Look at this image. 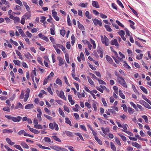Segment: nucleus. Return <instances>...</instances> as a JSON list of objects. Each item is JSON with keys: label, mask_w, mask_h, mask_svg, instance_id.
Instances as JSON below:
<instances>
[{"label": "nucleus", "mask_w": 151, "mask_h": 151, "mask_svg": "<svg viewBox=\"0 0 151 151\" xmlns=\"http://www.w3.org/2000/svg\"><path fill=\"white\" fill-rule=\"evenodd\" d=\"M111 107L112 109H110L109 110L110 112L113 115L116 114V113L115 111H118L119 110L118 108L114 106H112Z\"/></svg>", "instance_id": "nucleus-5"}, {"label": "nucleus", "mask_w": 151, "mask_h": 151, "mask_svg": "<svg viewBox=\"0 0 151 151\" xmlns=\"http://www.w3.org/2000/svg\"><path fill=\"white\" fill-rule=\"evenodd\" d=\"M93 21L94 24L95 25H99L101 27L102 26V22L100 20L97 19H92Z\"/></svg>", "instance_id": "nucleus-6"}, {"label": "nucleus", "mask_w": 151, "mask_h": 151, "mask_svg": "<svg viewBox=\"0 0 151 151\" xmlns=\"http://www.w3.org/2000/svg\"><path fill=\"white\" fill-rule=\"evenodd\" d=\"M34 69V70H32V72L31 75V76L32 77V80H33V82H34V77L35 76H36L37 75L36 72V70H37L35 68Z\"/></svg>", "instance_id": "nucleus-12"}, {"label": "nucleus", "mask_w": 151, "mask_h": 151, "mask_svg": "<svg viewBox=\"0 0 151 151\" xmlns=\"http://www.w3.org/2000/svg\"><path fill=\"white\" fill-rule=\"evenodd\" d=\"M65 122L69 124L70 126H72V125L71 124V122L70 121V120L67 117H66L65 118Z\"/></svg>", "instance_id": "nucleus-32"}, {"label": "nucleus", "mask_w": 151, "mask_h": 151, "mask_svg": "<svg viewBox=\"0 0 151 151\" xmlns=\"http://www.w3.org/2000/svg\"><path fill=\"white\" fill-rule=\"evenodd\" d=\"M95 139L99 145H102V142L101 140L99 139L97 137L95 136Z\"/></svg>", "instance_id": "nucleus-30"}, {"label": "nucleus", "mask_w": 151, "mask_h": 151, "mask_svg": "<svg viewBox=\"0 0 151 151\" xmlns=\"http://www.w3.org/2000/svg\"><path fill=\"white\" fill-rule=\"evenodd\" d=\"M39 37L41 39L46 41L47 42L49 41V40L48 38L46 36L42 35L41 33H40L38 35Z\"/></svg>", "instance_id": "nucleus-7"}, {"label": "nucleus", "mask_w": 151, "mask_h": 151, "mask_svg": "<svg viewBox=\"0 0 151 151\" xmlns=\"http://www.w3.org/2000/svg\"><path fill=\"white\" fill-rule=\"evenodd\" d=\"M117 79L119 83L122 85L124 87L127 88V87L126 81L122 77L118 76L117 77Z\"/></svg>", "instance_id": "nucleus-1"}, {"label": "nucleus", "mask_w": 151, "mask_h": 151, "mask_svg": "<svg viewBox=\"0 0 151 151\" xmlns=\"http://www.w3.org/2000/svg\"><path fill=\"white\" fill-rule=\"evenodd\" d=\"M18 31L22 37H26V35L24 34V32L22 29H18Z\"/></svg>", "instance_id": "nucleus-23"}, {"label": "nucleus", "mask_w": 151, "mask_h": 151, "mask_svg": "<svg viewBox=\"0 0 151 151\" xmlns=\"http://www.w3.org/2000/svg\"><path fill=\"white\" fill-rule=\"evenodd\" d=\"M118 33L121 36V37L124 36L125 35L124 32L123 30H120L118 32Z\"/></svg>", "instance_id": "nucleus-37"}, {"label": "nucleus", "mask_w": 151, "mask_h": 151, "mask_svg": "<svg viewBox=\"0 0 151 151\" xmlns=\"http://www.w3.org/2000/svg\"><path fill=\"white\" fill-rule=\"evenodd\" d=\"M128 111L129 113L130 114H132L134 112V110L129 107H128Z\"/></svg>", "instance_id": "nucleus-38"}, {"label": "nucleus", "mask_w": 151, "mask_h": 151, "mask_svg": "<svg viewBox=\"0 0 151 151\" xmlns=\"http://www.w3.org/2000/svg\"><path fill=\"white\" fill-rule=\"evenodd\" d=\"M15 2L16 3L20 6H22V3L21 1L20 0H15Z\"/></svg>", "instance_id": "nucleus-50"}, {"label": "nucleus", "mask_w": 151, "mask_h": 151, "mask_svg": "<svg viewBox=\"0 0 151 151\" xmlns=\"http://www.w3.org/2000/svg\"><path fill=\"white\" fill-rule=\"evenodd\" d=\"M52 137L54 139H55V141L59 142H61V140L59 138H58L56 136H52Z\"/></svg>", "instance_id": "nucleus-48"}, {"label": "nucleus", "mask_w": 151, "mask_h": 151, "mask_svg": "<svg viewBox=\"0 0 151 151\" xmlns=\"http://www.w3.org/2000/svg\"><path fill=\"white\" fill-rule=\"evenodd\" d=\"M50 147L52 149L57 151H68L66 149L59 146H52Z\"/></svg>", "instance_id": "nucleus-4"}, {"label": "nucleus", "mask_w": 151, "mask_h": 151, "mask_svg": "<svg viewBox=\"0 0 151 151\" xmlns=\"http://www.w3.org/2000/svg\"><path fill=\"white\" fill-rule=\"evenodd\" d=\"M104 27L107 31L109 32H111L112 31V29L110 27V26L108 25H105Z\"/></svg>", "instance_id": "nucleus-26"}, {"label": "nucleus", "mask_w": 151, "mask_h": 151, "mask_svg": "<svg viewBox=\"0 0 151 151\" xmlns=\"http://www.w3.org/2000/svg\"><path fill=\"white\" fill-rule=\"evenodd\" d=\"M44 116L48 120L50 121H51L52 120V117L50 116L45 114L44 115Z\"/></svg>", "instance_id": "nucleus-59"}, {"label": "nucleus", "mask_w": 151, "mask_h": 151, "mask_svg": "<svg viewBox=\"0 0 151 151\" xmlns=\"http://www.w3.org/2000/svg\"><path fill=\"white\" fill-rule=\"evenodd\" d=\"M119 95L123 99H125V96L124 95L122 91L121 90H119Z\"/></svg>", "instance_id": "nucleus-33"}, {"label": "nucleus", "mask_w": 151, "mask_h": 151, "mask_svg": "<svg viewBox=\"0 0 151 151\" xmlns=\"http://www.w3.org/2000/svg\"><path fill=\"white\" fill-rule=\"evenodd\" d=\"M122 131L126 132V133H127V134H128V135H129L130 136H133V134L130 132H129L127 130H124L123 129L122 130Z\"/></svg>", "instance_id": "nucleus-46"}, {"label": "nucleus", "mask_w": 151, "mask_h": 151, "mask_svg": "<svg viewBox=\"0 0 151 151\" xmlns=\"http://www.w3.org/2000/svg\"><path fill=\"white\" fill-rule=\"evenodd\" d=\"M67 22H68V25L69 26H70L71 25V24L70 22V17H69V15H68Z\"/></svg>", "instance_id": "nucleus-54"}, {"label": "nucleus", "mask_w": 151, "mask_h": 151, "mask_svg": "<svg viewBox=\"0 0 151 151\" xmlns=\"http://www.w3.org/2000/svg\"><path fill=\"white\" fill-rule=\"evenodd\" d=\"M77 95L78 97L79 98H81L82 96L83 97H84L85 96V94L83 93H81L79 92H78Z\"/></svg>", "instance_id": "nucleus-43"}, {"label": "nucleus", "mask_w": 151, "mask_h": 151, "mask_svg": "<svg viewBox=\"0 0 151 151\" xmlns=\"http://www.w3.org/2000/svg\"><path fill=\"white\" fill-rule=\"evenodd\" d=\"M31 16V14L29 12H27L26 13L23 17L25 19H29Z\"/></svg>", "instance_id": "nucleus-13"}, {"label": "nucleus", "mask_w": 151, "mask_h": 151, "mask_svg": "<svg viewBox=\"0 0 151 151\" xmlns=\"http://www.w3.org/2000/svg\"><path fill=\"white\" fill-rule=\"evenodd\" d=\"M124 64L123 65L125 68H127L129 69L131 68L128 65L126 61H124Z\"/></svg>", "instance_id": "nucleus-44"}, {"label": "nucleus", "mask_w": 151, "mask_h": 151, "mask_svg": "<svg viewBox=\"0 0 151 151\" xmlns=\"http://www.w3.org/2000/svg\"><path fill=\"white\" fill-rule=\"evenodd\" d=\"M87 79L88 80V81L89 83L91 85H94V82L92 80V79L90 78L89 77H87Z\"/></svg>", "instance_id": "nucleus-45"}, {"label": "nucleus", "mask_w": 151, "mask_h": 151, "mask_svg": "<svg viewBox=\"0 0 151 151\" xmlns=\"http://www.w3.org/2000/svg\"><path fill=\"white\" fill-rule=\"evenodd\" d=\"M106 58L107 61L109 63H111L113 62L111 58L109 56L106 55Z\"/></svg>", "instance_id": "nucleus-25"}, {"label": "nucleus", "mask_w": 151, "mask_h": 151, "mask_svg": "<svg viewBox=\"0 0 151 151\" xmlns=\"http://www.w3.org/2000/svg\"><path fill=\"white\" fill-rule=\"evenodd\" d=\"M56 83L58 85L61 86L62 84L61 81L59 78H58L56 80Z\"/></svg>", "instance_id": "nucleus-40"}, {"label": "nucleus", "mask_w": 151, "mask_h": 151, "mask_svg": "<svg viewBox=\"0 0 151 151\" xmlns=\"http://www.w3.org/2000/svg\"><path fill=\"white\" fill-rule=\"evenodd\" d=\"M111 147L114 151H116V147L113 143L111 142Z\"/></svg>", "instance_id": "nucleus-36"}, {"label": "nucleus", "mask_w": 151, "mask_h": 151, "mask_svg": "<svg viewBox=\"0 0 151 151\" xmlns=\"http://www.w3.org/2000/svg\"><path fill=\"white\" fill-rule=\"evenodd\" d=\"M58 111L60 115L62 116L63 117H65V114L61 108H59Z\"/></svg>", "instance_id": "nucleus-24"}, {"label": "nucleus", "mask_w": 151, "mask_h": 151, "mask_svg": "<svg viewBox=\"0 0 151 151\" xmlns=\"http://www.w3.org/2000/svg\"><path fill=\"white\" fill-rule=\"evenodd\" d=\"M143 55L142 54L138 55L137 56L136 58L137 60H140L142 58Z\"/></svg>", "instance_id": "nucleus-49"}, {"label": "nucleus", "mask_w": 151, "mask_h": 151, "mask_svg": "<svg viewBox=\"0 0 151 151\" xmlns=\"http://www.w3.org/2000/svg\"><path fill=\"white\" fill-rule=\"evenodd\" d=\"M103 50L101 48H98L97 49V52L99 54H100V57L101 58H102L103 57Z\"/></svg>", "instance_id": "nucleus-16"}, {"label": "nucleus", "mask_w": 151, "mask_h": 151, "mask_svg": "<svg viewBox=\"0 0 151 151\" xmlns=\"http://www.w3.org/2000/svg\"><path fill=\"white\" fill-rule=\"evenodd\" d=\"M49 125V128L52 129H55L56 131L59 129L58 125L55 122L50 123Z\"/></svg>", "instance_id": "nucleus-3"}, {"label": "nucleus", "mask_w": 151, "mask_h": 151, "mask_svg": "<svg viewBox=\"0 0 151 151\" xmlns=\"http://www.w3.org/2000/svg\"><path fill=\"white\" fill-rule=\"evenodd\" d=\"M90 41L91 43L93 45V48L94 49H95L96 48V45L95 42L92 39H90Z\"/></svg>", "instance_id": "nucleus-42"}, {"label": "nucleus", "mask_w": 151, "mask_h": 151, "mask_svg": "<svg viewBox=\"0 0 151 151\" xmlns=\"http://www.w3.org/2000/svg\"><path fill=\"white\" fill-rule=\"evenodd\" d=\"M26 34L28 37L30 38L32 36V35L28 31L26 32Z\"/></svg>", "instance_id": "nucleus-64"}, {"label": "nucleus", "mask_w": 151, "mask_h": 151, "mask_svg": "<svg viewBox=\"0 0 151 151\" xmlns=\"http://www.w3.org/2000/svg\"><path fill=\"white\" fill-rule=\"evenodd\" d=\"M20 145L24 148L27 149L29 148V147L28 145L24 142H22L21 143Z\"/></svg>", "instance_id": "nucleus-17"}, {"label": "nucleus", "mask_w": 151, "mask_h": 151, "mask_svg": "<svg viewBox=\"0 0 151 151\" xmlns=\"http://www.w3.org/2000/svg\"><path fill=\"white\" fill-rule=\"evenodd\" d=\"M14 10H21V7L19 6L16 5L14 8Z\"/></svg>", "instance_id": "nucleus-51"}, {"label": "nucleus", "mask_w": 151, "mask_h": 151, "mask_svg": "<svg viewBox=\"0 0 151 151\" xmlns=\"http://www.w3.org/2000/svg\"><path fill=\"white\" fill-rule=\"evenodd\" d=\"M121 107H123V109L125 111L127 112V110H128V107H127L126 105L125 104H122Z\"/></svg>", "instance_id": "nucleus-47"}, {"label": "nucleus", "mask_w": 151, "mask_h": 151, "mask_svg": "<svg viewBox=\"0 0 151 151\" xmlns=\"http://www.w3.org/2000/svg\"><path fill=\"white\" fill-rule=\"evenodd\" d=\"M22 118L20 116H17L16 117H12V120L15 122H19L21 119Z\"/></svg>", "instance_id": "nucleus-8"}, {"label": "nucleus", "mask_w": 151, "mask_h": 151, "mask_svg": "<svg viewBox=\"0 0 151 151\" xmlns=\"http://www.w3.org/2000/svg\"><path fill=\"white\" fill-rule=\"evenodd\" d=\"M63 108L64 109V110L65 111H66L68 113L70 112V110H69V109L68 108V107H67V106H64L63 107Z\"/></svg>", "instance_id": "nucleus-63"}, {"label": "nucleus", "mask_w": 151, "mask_h": 151, "mask_svg": "<svg viewBox=\"0 0 151 151\" xmlns=\"http://www.w3.org/2000/svg\"><path fill=\"white\" fill-rule=\"evenodd\" d=\"M6 140L7 143L11 145H13L15 144L14 142H12L11 140L8 138H6Z\"/></svg>", "instance_id": "nucleus-18"}, {"label": "nucleus", "mask_w": 151, "mask_h": 151, "mask_svg": "<svg viewBox=\"0 0 151 151\" xmlns=\"http://www.w3.org/2000/svg\"><path fill=\"white\" fill-rule=\"evenodd\" d=\"M101 129L103 133H104L105 134H107V133H109L110 131L109 129L108 128H104V127H102Z\"/></svg>", "instance_id": "nucleus-11"}, {"label": "nucleus", "mask_w": 151, "mask_h": 151, "mask_svg": "<svg viewBox=\"0 0 151 151\" xmlns=\"http://www.w3.org/2000/svg\"><path fill=\"white\" fill-rule=\"evenodd\" d=\"M85 43L87 44L88 47V49L91 50V49L92 45L90 43V42L87 41H86L85 42Z\"/></svg>", "instance_id": "nucleus-34"}, {"label": "nucleus", "mask_w": 151, "mask_h": 151, "mask_svg": "<svg viewBox=\"0 0 151 151\" xmlns=\"http://www.w3.org/2000/svg\"><path fill=\"white\" fill-rule=\"evenodd\" d=\"M92 6L95 7L99 8L100 6L97 2L95 1H93L92 3Z\"/></svg>", "instance_id": "nucleus-15"}, {"label": "nucleus", "mask_w": 151, "mask_h": 151, "mask_svg": "<svg viewBox=\"0 0 151 151\" xmlns=\"http://www.w3.org/2000/svg\"><path fill=\"white\" fill-rule=\"evenodd\" d=\"M111 43L112 45H115L116 46L118 47L119 46V44L118 43L117 40L115 39L111 41Z\"/></svg>", "instance_id": "nucleus-10"}, {"label": "nucleus", "mask_w": 151, "mask_h": 151, "mask_svg": "<svg viewBox=\"0 0 151 151\" xmlns=\"http://www.w3.org/2000/svg\"><path fill=\"white\" fill-rule=\"evenodd\" d=\"M14 147L16 148L19 150L21 151H23V150L21 147V146L19 145H14Z\"/></svg>", "instance_id": "nucleus-28"}, {"label": "nucleus", "mask_w": 151, "mask_h": 151, "mask_svg": "<svg viewBox=\"0 0 151 151\" xmlns=\"http://www.w3.org/2000/svg\"><path fill=\"white\" fill-rule=\"evenodd\" d=\"M98 81L99 83L100 84H104V85L106 84V83H105V82L104 81H103L102 80H99V79H98Z\"/></svg>", "instance_id": "nucleus-61"}, {"label": "nucleus", "mask_w": 151, "mask_h": 151, "mask_svg": "<svg viewBox=\"0 0 151 151\" xmlns=\"http://www.w3.org/2000/svg\"><path fill=\"white\" fill-rule=\"evenodd\" d=\"M46 18L45 17L42 16L41 17L40 21L42 23L45 24L46 22L45 21Z\"/></svg>", "instance_id": "nucleus-39"}, {"label": "nucleus", "mask_w": 151, "mask_h": 151, "mask_svg": "<svg viewBox=\"0 0 151 151\" xmlns=\"http://www.w3.org/2000/svg\"><path fill=\"white\" fill-rule=\"evenodd\" d=\"M44 140L46 142H47L48 143H50L51 142V140L48 137H45L44 138Z\"/></svg>", "instance_id": "nucleus-41"}, {"label": "nucleus", "mask_w": 151, "mask_h": 151, "mask_svg": "<svg viewBox=\"0 0 151 151\" xmlns=\"http://www.w3.org/2000/svg\"><path fill=\"white\" fill-rule=\"evenodd\" d=\"M65 134L67 136L70 137H72L73 136V134L71 132L68 131H65Z\"/></svg>", "instance_id": "nucleus-27"}, {"label": "nucleus", "mask_w": 151, "mask_h": 151, "mask_svg": "<svg viewBox=\"0 0 151 151\" xmlns=\"http://www.w3.org/2000/svg\"><path fill=\"white\" fill-rule=\"evenodd\" d=\"M25 56L27 58H28V59H29V58H33L32 56L29 53H27L25 55Z\"/></svg>", "instance_id": "nucleus-56"}, {"label": "nucleus", "mask_w": 151, "mask_h": 151, "mask_svg": "<svg viewBox=\"0 0 151 151\" xmlns=\"http://www.w3.org/2000/svg\"><path fill=\"white\" fill-rule=\"evenodd\" d=\"M115 141L116 143L118 145H121V142L118 139V138L116 137H115Z\"/></svg>", "instance_id": "nucleus-60"}, {"label": "nucleus", "mask_w": 151, "mask_h": 151, "mask_svg": "<svg viewBox=\"0 0 151 151\" xmlns=\"http://www.w3.org/2000/svg\"><path fill=\"white\" fill-rule=\"evenodd\" d=\"M34 127L38 129H42L43 128V127L40 124H34Z\"/></svg>", "instance_id": "nucleus-35"}, {"label": "nucleus", "mask_w": 151, "mask_h": 151, "mask_svg": "<svg viewBox=\"0 0 151 151\" xmlns=\"http://www.w3.org/2000/svg\"><path fill=\"white\" fill-rule=\"evenodd\" d=\"M4 133H12L13 131L11 129H4L2 131Z\"/></svg>", "instance_id": "nucleus-21"}, {"label": "nucleus", "mask_w": 151, "mask_h": 151, "mask_svg": "<svg viewBox=\"0 0 151 151\" xmlns=\"http://www.w3.org/2000/svg\"><path fill=\"white\" fill-rule=\"evenodd\" d=\"M64 94V92L62 91H61L60 92L59 96L63 99L66 101V98Z\"/></svg>", "instance_id": "nucleus-9"}, {"label": "nucleus", "mask_w": 151, "mask_h": 151, "mask_svg": "<svg viewBox=\"0 0 151 151\" xmlns=\"http://www.w3.org/2000/svg\"><path fill=\"white\" fill-rule=\"evenodd\" d=\"M23 105L21 104V103L19 102L18 103L17 106H16L15 107V109H17L19 108L23 109Z\"/></svg>", "instance_id": "nucleus-20"}, {"label": "nucleus", "mask_w": 151, "mask_h": 151, "mask_svg": "<svg viewBox=\"0 0 151 151\" xmlns=\"http://www.w3.org/2000/svg\"><path fill=\"white\" fill-rule=\"evenodd\" d=\"M85 15L86 17L89 19H90L91 18V16L89 15V12L88 11H86L85 12Z\"/></svg>", "instance_id": "nucleus-57"}, {"label": "nucleus", "mask_w": 151, "mask_h": 151, "mask_svg": "<svg viewBox=\"0 0 151 151\" xmlns=\"http://www.w3.org/2000/svg\"><path fill=\"white\" fill-rule=\"evenodd\" d=\"M117 2L118 4L122 8H124V6L123 5V4H122V3L121 2V1H120L119 0H117Z\"/></svg>", "instance_id": "nucleus-62"}, {"label": "nucleus", "mask_w": 151, "mask_h": 151, "mask_svg": "<svg viewBox=\"0 0 151 151\" xmlns=\"http://www.w3.org/2000/svg\"><path fill=\"white\" fill-rule=\"evenodd\" d=\"M34 107V105L32 104H28L26 105L25 107V109H32Z\"/></svg>", "instance_id": "nucleus-14"}, {"label": "nucleus", "mask_w": 151, "mask_h": 151, "mask_svg": "<svg viewBox=\"0 0 151 151\" xmlns=\"http://www.w3.org/2000/svg\"><path fill=\"white\" fill-rule=\"evenodd\" d=\"M64 80L65 82L67 84V85L69 86H70V84L69 83L68 81V79L65 76L64 77Z\"/></svg>", "instance_id": "nucleus-53"}, {"label": "nucleus", "mask_w": 151, "mask_h": 151, "mask_svg": "<svg viewBox=\"0 0 151 151\" xmlns=\"http://www.w3.org/2000/svg\"><path fill=\"white\" fill-rule=\"evenodd\" d=\"M101 42L103 44L105 45L108 46L109 45V39L105 35L104 36H101Z\"/></svg>", "instance_id": "nucleus-2"}, {"label": "nucleus", "mask_w": 151, "mask_h": 151, "mask_svg": "<svg viewBox=\"0 0 151 151\" xmlns=\"http://www.w3.org/2000/svg\"><path fill=\"white\" fill-rule=\"evenodd\" d=\"M101 100L104 106H107V103L104 99L102 98L101 99Z\"/></svg>", "instance_id": "nucleus-55"}, {"label": "nucleus", "mask_w": 151, "mask_h": 151, "mask_svg": "<svg viewBox=\"0 0 151 151\" xmlns=\"http://www.w3.org/2000/svg\"><path fill=\"white\" fill-rule=\"evenodd\" d=\"M140 88L141 89V90L145 94H147L148 92L147 90L144 87H143L142 86H140Z\"/></svg>", "instance_id": "nucleus-31"}, {"label": "nucleus", "mask_w": 151, "mask_h": 151, "mask_svg": "<svg viewBox=\"0 0 151 151\" xmlns=\"http://www.w3.org/2000/svg\"><path fill=\"white\" fill-rule=\"evenodd\" d=\"M143 102L144 103V105L145 106L149 109H151V106L147 104V103L146 102H145V101H143Z\"/></svg>", "instance_id": "nucleus-52"}, {"label": "nucleus", "mask_w": 151, "mask_h": 151, "mask_svg": "<svg viewBox=\"0 0 151 151\" xmlns=\"http://www.w3.org/2000/svg\"><path fill=\"white\" fill-rule=\"evenodd\" d=\"M14 20V23H17L19 22L20 19L18 17H15Z\"/></svg>", "instance_id": "nucleus-58"}, {"label": "nucleus", "mask_w": 151, "mask_h": 151, "mask_svg": "<svg viewBox=\"0 0 151 151\" xmlns=\"http://www.w3.org/2000/svg\"><path fill=\"white\" fill-rule=\"evenodd\" d=\"M79 6L83 8H86L87 7L88 4L87 3H81L79 4Z\"/></svg>", "instance_id": "nucleus-29"}, {"label": "nucleus", "mask_w": 151, "mask_h": 151, "mask_svg": "<svg viewBox=\"0 0 151 151\" xmlns=\"http://www.w3.org/2000/svg\"><path fill=\"white\" fill-rule=\"evenodd\" d=\"M58 60L59 61L58 65L59 66H61L64 64V62L62 58L59 57L58 58Z\"/></svg>", "instance_id": "nucleus-19"}, {"label": "nucleus", "mask_w": 151, "mask_h": 151, "mask_svg": "<svg viewBox=\"0 0 151 151\" xmlns=\"http://www.w3.org/2000/svg\"><path fill=\"white\" fill-rule=\"evenodd\" d=\"M132 145L138 149L141 148V146L136 142H135L134 143L133 142L132 143Z\"/></svg>", "instance_id": "nucleus-22"}]
</instances>
